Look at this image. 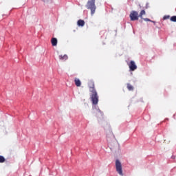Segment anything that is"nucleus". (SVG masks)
Here are the masks:
<instances>
[{"instance_id": "1", "label": "nucleus", "mask_w": 176, "mask_h": 176, "mask_svg": "<svg viewBox=\"0 0 176 176\" xmlns=\"http://www.w3.org/2000/svg\"><path fill=\"white\" fill-rule=\"evenodd\" d=\"M89 86V91L91 93L90 97L92 104L94 105H97V104H98V94H97V91L96 90L94 82L91 81Z\"/></svg>"}, {"instance_id": "2", "label": "nucleus", "mask_w": 176, "mask_h": 176, "mask_svg": "<svg viewBox=\"0 0 176 176\" xmlns=\"http://www.w3.org/2000/svg\"><path fill=\"white\" fill-rule=\"evenodd\" d=\"M85 6L87 9L91 10V16L96 13V9H97V7L96 6V0H89Z\"/></svg>"}, {"instance_id": "3", "label": "nucleus", "mask_w": 176, "mask_h": 176, "mask_svg": "<svg viewBox=\"0 0 176 176\" xmlns=\"http://www.w3.org/2000/svg\"><path fill=\"white\" fill-rule=\"evenodd\" d=\"M116 168L119 175L123 176V169L122 168V163L119 160H116Z\"/></svg>"}, {"instance_id": "4", "label": "nucleus", "mask_w": 176, "mask_h": 176, "mask_svg": "<svg viewBox=\"0 0 176 176\" xmlns=\"http://www.w3.org/2000/svg\"><path fill=\"white\" fill-rule=\"evenodd\" d=\"M129 17L131 21H137V20H138L140 17L138 14V12L137 11L131 12Z\"/></svg>"}, {"instance_id": "5", "label": "nucleus", "mask_w": 176, "mask_h": 176, "mask_svg": "<svg viewBox=\"0 0 176 176\" xmlns=\"http://www.w3.org/2000/svg\"><path fill=\"white\" fill-rule=\"evenodd\" d=\"M128 65L130 71H135V69H137V65H135V62H134V60H131Z\"/></svg>"}, {"instance_id": "6", "label": "nucleus", "mask_w": 176, "mask_h": 176, "mask_svg": "<svg viewBox=\"0 0 176 176\" xmlns=\"http://www.w3.org/2000/svg\"><path fill=\"white\" fill-rule=\"evenodd\" d=\"M74 83L77 87H80V86H82V82H80V80H79V78H76L74 79Z\"/></svg>"}, {"instance_id": "7", "label": "nucleus", "mask_w": 176, "mask_h": 176, "mask_svg": "<svg viewBox=\"0 0 176 176\" xmlns=\"http://www.w3.org/2000/svg\"><path fill=\"white\" fill-rule=\"evenodd\" d=\"M94 115L96 116H100V115L102 116V112H101V110L100 109H96L94 111Z\"/></svg>"}, {"instance_id": "8", "label": "nucleus", "mask_w": 176, "mask_h": 176, "mask_svg": "<svg viewBox=\"0 0 176 176\" xmlns=\"http://www.w3.org/2000/svg\"><path fill=\"white\" fill-rule=\"evenodd\" d=\"M78 27H83L85 25V21L80 19L77 22Z\"/></svg>"}, {"instance_id": "9", "label": "nucleus", "mask_w": 176, "mask_h": 176, "mask_svg": "<svg viewBox=\"0 0 176 176\" xmlns=\"http://www.w3.org/2000/svg\"><path fill=\"white\" fill-rule=\"evenodd\" d=\"M59 60H63L65 61L66 60H68V56L67 54L65 55H60L59 56Z\"/></svg>"}, {"instance_id": "10", "label": "nucleus", "mask_w": 176, "mask_h": 176, "mask_svg": "<svg viewBox=\"0 0 176 176\" xmlns=\"http://www.w3.org/2000/svg\"><path fill=\"white\" fill-rule=\"evenodd\" d=\"M51 43L52 46H57V39L56 38H52L51 39Z\"/></svg>"}, {"instance_id": "11", "label": "nucleus", "mask_w": 176, "mask_h": 176, "mask_svg": "<svg viewBox=\"0 0 176 176\" xmlns=\"http://www.w3.org/2000/svg\"><path fill=\"white\" fill-rule=\"evenodd\" d=\"M115 138V135H113L112 133L108 134L107 135V141L108 142H111V138Z\"/></svg>"}, {"instance_id": "12", "label": "nucleus", "mask_w": 176, "mask_h": 176, "mask_svg": "<svg viewBox=\"0 0 176 176\" xmlns=\"http://www.w3.org/2000/svg\"><path fill=\"white\" fill-rule=\"evenodd\" d=\"M126 87L129 91H133V90H134V87H133V85H131L130 83L127 84Z\"/></svg>"}, {"instance_id": "13", "label": "nucleus", "mask_w": 176, "mask_h": 176, "mask_svg": "<svg viewBox=\"0 0 176 176\" xmlns=\"http://www.w3.org/2000/svg\"><path fill=\"white\" fill-rule=\"evenodd\" d=\"M145 14H146V12L143 10H142L140 12V14H139V17H140V19H144L143 17H142V16H144V15H145Z\"/></svg>"}, {"instance_id": "14", "label": "nucleus", "mask_w": 176, "mask_h": 176, "mask_svg": "<svg viewBox=\"0 0 176 176\" xmlns=\"http://www.w3.org/2000/svg\"><path fill=\"white\" fill-rule=\"evenodd\" d=\"M6 160L5 159V157L3 156L0 155V163H5Z\"/></svg>"}, {"instance_id": "15", "label": "nucleus", "mask_w": 176, "mask_h": 176, "mask_svg": "<svg viewBox=\"0 0 176 176\" xmlns=\"http://www.w3.org/2000/svg\"><path fill=\"white\" fill-rule=\"evenodd\" d=\"M170 21H173V23H176V16H171Z\"/></svg>"}, {"instance_id": "16", "label": "nucleus", "mask_w": 176, "mask_h": 176, "mask_svg": "<svg viewBox=\"0 0 176 176\" xmlns=\"http://www.w3.org/2000/svg\"><path fill=\"white\" fill-rule=\"evenodd\" d=\"M168 19H170V15H166L164 16V20H167Z\"/></svg>"}, {"instance_id": "17", "label": "nucleus", "mask_w": 176, "mask_h": 176, "mask_svg": "<svg viewBox=\"0 0 176 176\" xmlns=\"http://www.w3.org/2000/svg\"><path fill=\"white\" fill-rule=\"evenodd\" d=\"M143 20L144 21H151V22H152V21L151 19H148V18H144V19H143Z\"/></svg>"}]
</instances>
